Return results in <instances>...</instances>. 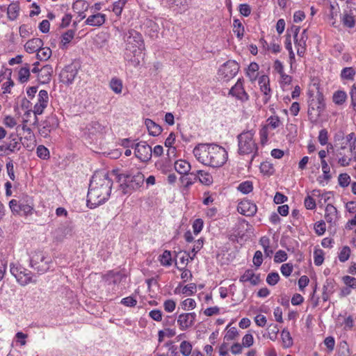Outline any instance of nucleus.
I'll return each instance as SVG.
<instances>
[{
    "label": "nucleus",
    "instance_id": "nucleus-29",
    "mask_svg": "<svg viewBox=\"0 0 356 356\" xmlns=\"http://www.w3.org/2000/svg\"><path fill=\"white\" fill-rule=\"evenodd\" d=\"M244 26L238 19H234L233 21V32L236 35V37L241 40L244 35Z\"/></svg>",
    "mask_w": 356,
    "mask_h": 356
},
{
    "label": "nucleus",
    "instance_id": "nucleus-37",
    "mask_svg": "<svg viewBox=\"0 0 356 356\" xmlns=\"http://www.w3.org/2000/svg\"><path fill=\"white\" fill-rule=\"evenodd\" d=\"M186 177H182L181 178V181L183 184H185L186 186H188L195 182L197 179V171L195 172H192L191 173H188Z\"/></svg>",
    "mask_w": 356,
    "mask_h": 356
},
{
    "label": "nucleus",
    "instance_id": "nucleus-6",
    "mask_svg": "<svg viewBox=\"0 0 356 356\" xmlns=\"http://www.w3.org/2000/svg\"><path fill=\"white\" fill-rule=\"evenodd\" d=\"M50 263L51 260L40 251L33 252L30 259L31 266L40 273L47 272L50 268Z\"/></svg>",
    "mask_w": 356,
    "mask_h": 356
},
{
    "label": "nucleus",
    "instance_id": "nucleus-12",
    "mask_svg": "<svg viewBox=\"0 0 356 356\" xmlns=\"http://www.w3.org/2000/svg\"><path fill=\"white\" fill-rule=\"evenodd\" d=\"M135 155L140 161L147 162L152 158V147L146 142L138 143L135 145Z\"/></svg>",
    "mask_w": 356,
    "mask_h": 356
},
{
    "label": "nucleus",
    "instance_id": "nucleus-46",
    "mask_svg": "<svg viewBox=\"0 0 356 356\" xmlns=\"http://www.w3.org/2000/svg\"><path fill=\"white\" fill-rule=\"evenodd\" d=\"M36 153L38 156L42 159H48L49 158V151L44 145H39L37 147Z\"/></svg>",
    "mask_w": 356,
    "mask_h": 356
},
{
    "label": "nucleus",
    "instance_id": "nucleus-52",
    "mask_svg": "<svg viewBox=\"0 0 356 356\" xmlns=\"http://www.w3.org/2000/svg\"><path fill=\"white\" fill-rule=\"evenodd\" d=\"M260 170L264 175H271L274 169L273 165L268 162H263L260 165Z\"/></svg>",
    "mask_w": 356,
    "mask_h": 356
},
{
    "label": "nucleus",
    "instance_id": "nucleus-45",
    "mask_svg": "<svg viewBox=\"0 0 356 356\" xmlns=\"http://www.w3.org/2000/svg\"><path fill=\"white\" fill-rule=\"evenodd\" d=\"M46 107L47 106L41 105V104H35V105L34 106V109H33V115H34V121L33 122V125H38V118L37 115H41L43 113V111Z\"/></svg>",
    "mask_w": 356,
    "mask_h": 356
},
{
    "label": "nucleus",
    "instance_id": "nucleus-35",
    "mask_svg": "<svg viewBox=\"0 0 356 356\" xmlns=\"http://www.w3.org/2000/svg\"><path fill=\"white\" fill-rule=\"evenodd\" d=\"M356 74L355 70L352 67H344L341 72V78L343 80H353Z\"/></svg>",
    "mask_w": 356,
    "mask_h": 356
},
{
    "label": "nucleus",
    "instance_id": "nucleus-40",
    "mask_svg": "<svg viewBox=\"0 0 356 356\" xmlns=\"http://www.w3.org/2000/svg\"><path fill=\"white\" fill-rule=\"evenodd\" d=\"M160 261L161 265L169 266L172 264L171 252L169 250H165L160 256Z\"/></svg>",
    "mask_w": 356,
    "mask_h": 356
},
{
    "label": "nucleus",
    "instance_id": "nucleus-21",
    "mask_svg": "<svg viewBox=\"0 0 356 356\" xmlns=\"http://www.w3.org/2000/svg\"><path fill=\"white\" fill-rule=\"evenodd\" d=\"M259 84L260 86L261 91L265 95V103L268 102L270 98V88L269 85V79L266 75H262L259 79Z\"/></svg>",
    "mask_w": 356,
    "mask_h": 356
},
{
    "label": "nucleus",
    "instance_id": "nucleus-43",
    "mask_svg": "<svg viewBox=\"0 0 356 356\" xmlns=\"http://www.w3.org/2000/svg\"><path fill=\"white\" fill-rule=\"evenodd\" d=\"M341 20L343 24L346 27L353 28L355 26V20L352 15L347 13L344 14Z\"/></svg>",
    "mask_w": 356,
    "mask_h": 356
},
{
    "label": "nucleus",
    "instance_id": "nucleus-63",
    "mask_svg": "<svg viewBox=\"0 0 356 356\" xmlns=\"http://www.w3.org/2000/svg\"><path fill=\"white\" fill-rule=\"evenodd\" d=\"M343 281L348 287L356 289V278L348 275L343 277Z\"/></svg>",
    "mask_w": 356,
    "mask_h": 356
},
{
    "label": "nucleus",
    "instance_id": "nucleus-62",
    "mask_svg": "<svg viewBox=\"0 0 356 356\" xmlns=\"http://www.w3.org/2000/svg\"><path fill=\"white\" fill-rule=\"evenodd\" d=\"M287 259V254L284 250H279L275 253L274 261L275 263H281Z\"/></svg>",
    "mask_w": 356,
    "mask_h": 356
},
{
    "label": "nucleus",
    "instance_id": "nucleus-41",
    "mask_svg": "<svg viewBox=\"0 0 356 356\" xmlns=\"http://www.w3.org/2000/svg\"><path fill=\"white\" fill-rule=\"evenodd\" d=\"M168 2L172 6H175L183 10H186L188 7L190 0H168Z\"/></svg>",
    "mask_w": 356,
    "mask_h": 356
},
{
    "label": "nucleus",
    "instance_id": "nucleus-4",
    "mask_svg": "<svg viewBox=\"0 0 356 356\" xmlns=\"http://www.w3.org/2000/svg\"><path fill=\"white\" fill-rule=\"evenodd\" d=\"M118 171L113 170V172L115 174L117 181L120 183V187L124 194L130 193L143 185L145 177L141 172H137L135 175L130 172L118 174Z\"/></svg>",
    "mask_w": 356,
    "mask_h": 356
},
{
    "label": "nucleus",
    "instance_id": "nucleus-9",
    "mask_svg": "<svg viewBox=\"0 0 356 356\" xmlns=\"http://www.w3.org/2000/svg\"><path fill=\"white\" fill-rule=\"evenodd\" d=\"M325 108L323 97L321 94L317 95L316 98H312L309 102L308 115L312 118L314 115L318 117Z\"/></svg>",
    "mask_w": 356,
    "mask_h": 356
},
{
    "label": "nucleus",
    "instance_id": "nucleus-25",
    "mask_svg": "<svg viewBox=\"0 0 356 356\" xmlns=\"http://www.w3.org/2000/svg\"><path fill=\"white\" fill-rule=\"evenodd\" d=\"M300 26L293 25L291 27V33H292L294 39V42L296 47H306V41L308 37H303L298 38V35L300 31Z\"/></svg>",
    "mask_w": 356,
    "mask_h": 356
},
{
    "label": "nucleus",
    "instance_id": "nucleus-39",
    "mask_svg": "<svg viewBox=\"0 0 356 356\" xmlns=\"http://www.w3.org/2000/svg\"><path fill=\"white\" fill-rule=\"evenodd\" d=\"M237 188L243 194H248L253 189L252 182L250 181H243L238 185Z\"/></svg>",
    "mask_w": 356,
    "mask_h": 356
},
{
    "label": "nucleus",
    "instance_id": "nucleus-18",
    "mask_svg": "<svg viewBox=\"0 0 356 356\" xmlns=\"http://www.w3.org/2000/svg\"><path fill=\"white\" fill-rule=\"evenodd\" d=\"M105 21L106 15L97 13L90 15L85 21V24L92 26H100L104 24Z\"/></svg>",
    "mask_w": 356,
    "mask_h": 356
},
{
    "label": "nucleus",
    "instance_id": "nucleus-53",
    "mask_svg": "<svg viewBox=\"0 0 356 356\" xmlns=\"http://www.w3.org/2000/svg\"><path fill=\"white\" fill-rule=\"evenodd\" d=\"M314 229H315V232L317 235H318V236L323 235L326 230L325 222L323 220L317 222L314 225Z\"/></svg>",
    "mask_w": 356,
    "mask_h": 356
},
{
    "label": "nucleus",
    "instance_id": "nucleus-49",
    "mask_svg": "<svg viewBox=\"0 0 356 356\" xmlns=\"http://www.w3.org/2000/svg\"><path fill=\"white\" fill-rule=\"evenodd\" d=\"M339 185L343 188L347 187L350 182V177L347 173H341L338 177Z\"/></svg>",
    "mask_w": 356,
    "mask_h": 356
},
{
    "label": "nucleus",
    "instance_id": "nucleus-15",
    "mask_svg": "<svg viewBox=\"0 0 356 356\" xmlns=\"http://www.w3.org/2000/svg\"><path fill=\"white\" fill-rule=\"evenodd\" d=\"M237 211L244 216H253L257 213V207L250 200H243L238 204Z\"/></svg>",
    "mask_w": 356,
    "mask_h": 356
},
{
    "label": "nucleus",
    "instance_id": "nucleus-56",
    "mask_svg": "<svg viewBox=\"0 0 356 356\" xmlns=\"http://www.w3.org/2000/svg\"><path fill=\"white\" fill-rule=\"evenodd\" d=\"M321 166L324 179L329 181L331 179V175L330 173V167L325 160L321 161Z\"/></svg>",
    "mask_w": 356,
    "mask_h": 356
},
{
    "label": "nucleus",
    "instance_id": "nucleus-19",
    "mask_svg": "<svg viewBox=\"0 0 356 356\" xmlns=\"http://www.w3.org/2000/svg\"><path fill=\"white\" fill-rule=\"evenodd\" d=\"M239 281L241 282H250L252 285H257L260 281L259 275H255L253 270L248 269L240 277Z\"/></svg>",
    "mask_w": 356,
    "mask_h": 356
},
{
    "label": "nucleus",
    "instance_id": "nucleus-54",
    "mask_svg": "<svg viewBox=\"0 0 356 356\" xmlns=\"http://www.w3.org/2000/svg\"><path fill=\"white\" fill-rule=\"evenodd\" d=\"M350 249L348 246H345L342 248L341 250L339 255V259L341 262H345L347 261L350 257Z\"/></svg>",
    "mask_w": 356,
    "mask_h": 356
},
{
    "label": "nucleus",
    "instance_id": "nucleus-44",
    "mask_svg": "<svg viewBox=\"0 0 356 356\" xmlns=\"http://www.w3.org/2000/svg\"><path fill=\"white\" fill-rule=\"evenodd\" d=\"M49 102V95L48 92L45 90H41L38 94V99L36 104L43 105L44 106H47V104Z\"/></svg>",
    "mask_w": 356,
    "mask_h": 356
},
{
    "label": "nucleus",
    "instance_id": "nucleus-1",
    "mask_svg": "<svg viewBox=\"0 0 356 356\" xmlns=\"http://www.w3.org/2000/svg\"><path fill=\"white\" fill-rule=\"evenodd\" d=\"M113 181L107 174H95L90 180L87 195V205L90 209L102 204L110 196Z\"/></svg>",
    "mask_w": 356,
    "mask_h": 356
},
{
    "label": "nucleus",
    "instance_id": "nucleus-28",
    "mask_svg": "<svg viewBox=\"0 0 356 356\" xmlns=\"http://www.w3.org/2000/svg\"><path fill=\"white\" fill-rule=\"evenodd\" d=\"M259 69V67L257 63L252 62L249 65L246 74L251 81H254L257 79Z\"/></svg>",
    "mask_w": 356,
    "mask_h": 356
},
{
    "label": "nucleus",
    "instance_id": "nucleus-33",
    "mask_svg": "<svg viewBox=\"0 0 356 356\" xmlns=\"http://www.w3.org/2000/svg\"><path fill=\"white\" fill-rule=\"evenodd\" d=\"M19 6L17 3H12L8 7L7 14L11 20L15 19L19 14Z\"/></svg>",
    "mask_w": 356,
    "mask_h": 356
},
{
    "label": "nucleus",
    "instance_id": "nucleus-20",
    "mask_svg": "<svg viewBox=\"0 0 356 356\" xmlns=\"http://www.w3.org/2000/svg\"><path fill=\"white\" fill-rule=\"evenodd\" d=\"M325 219L330 225H334L337 219V209L332 204H327L325 210Z\"/></svg>",
    "mask_w": 356,
    "mask_h": 356
},
{
    "label": "nucleus",
    "instance_id": "nucleus-61",
    "mask_svg": "<svg viewBox=\"0 0 356 356\" xmlns=\"http://www.w3.org/2000/svg\"><path fill=\"white\" fill-rule=\"evenodd\" d=\"M195 301L192 298H187L181 302L182 309L184 310L189 309H193L195 307Z\"/></svg>",
    "mask_w": 356,
    "mask_h": 356
},
{
    "label": "nucleus",
    "instance_id": "nucleus-51",
    "mask_svg": "<svg viewBox=\"0 0 356 356\" xmlns=\"http://www.w3.org/2000/svg\"><path fill=\"white\" fill-rule=\"evenodd\" d=\"M75 31L74 30H68L62 35L61 42L63 46H65L74 38Z\"/></svg>",
    "mask_w": 356,
    "mask_h": 356
},
{
    "label": "nucleus",
    "instance_id": "nucleus-14",
    "mask_svg": "<svg viewBox=\"0 0 356 356\" xmlns=\"http://www.w3.org/2000/svg\"><path fill=\"white\" fill-rule=\"evenodd\" d=\"M196 314L192 313H183L179 315L177 323L181 330L184 331L191 327L195 323Z\"/></svg>",
    "mask_w": 356,
    "mask_h": 356
},
{
    "label": "nucleus",
    "instance_id": "nucleus-3",
    "mask_svg": "<svg viewBox=\"0 0 356 356\" xmlns=\"http://www.w3.org/2000/svg\"><path fill=\"white\" fill-rule=\"evenodd\" d=\"M124 40L125 42L124 58L132 66L139 65L140 59L143 51L145 50V44L142 35L131 29L125 33Z\"/></svg>",
    "mask_w": 356,
    "mask_h": 356
},
{
    "label": "nucleus",
    "instance_id": "nucleus-30",
    "mask_svg": "<svg viewBox=\"0 0 356 356\" xmlns=\"http://www.w3.org/2000/svg\"><path fill=\"white\" fill-rule=\"evenodd\" d=\"M110 88L116 94H120L122 91V81L121 79L113 77L109 82Z\"/></svg>",
    "mask_w": 356,
    "mask_h": 356
},
{
    "label": "nucleus",
    "instance_id": "nucleus-47",
    "mask_svg": "<svg viewBox=\"0 0 356 356\" xmlns=\"http://www.w3.org/2000/svg\"><path fill=\"white\" fill-rule=\"evenodd\" d=\"M192 345L186 341H184L180 344V352L184 356H188L191 353Z\"/></svg>",
    "mask_w": 356,
    "mask_h": 356
},
{
    "label": "nucleus",
    "instance_id": "nucleus-38",
    "mask_svg": "<svg viewBox=\"0 0 356 356\" xmlns=\"http://www.w3.org/2000/svg\"><path fill=\"white\" fill-rule=\"evenodd\" d=\"M51 55V50L49 47L40 48L37 51V58L40 60H47Z\"/></svg>",
    "mask_w": 356,
    "mask_h": 356
},
{
    "label": "nucleus",
    "instance_id": "nucleus-27",
    "mask_svg": "<svg viewBox=\"0 0 356 356\" xmlns=\"http://www.w3.org/2000/svg\"><path fill=\"white\" fill-rule=\"evenodd\" d=\"M198 180L203 184L209 186L213 183V177L211 174L204 170H197Z\"/></svg>",
    "mask_w": 356,
    "mask_h": 356
},
{
    "label": "nucleus",
    "instance_id": "nucleus-57",
    "mask_svg": "<svg viewBox=\"0 0 356 356\" xmlns=\"http://www.w3.org/2000/svg\"><path fill=\"white\" fill-rule=\"evenodd\" d=\"M314 264L316 266H321L324 261L323 252L321 250H316L314 252Z\"/></svg>",
    "mask_w": 356,
    "mask_h": 356
},
{
    "label": "nucleus",
    "instance_id": "nucleus-58",
    "mask_svg": "<svg viewBox=\"0 0 356 356\" xmlns=\"http://www.w3.org/2000/svg\"><path fill=\"white\" fill-rule=\"evenodd\" d=\"M268 125L272 129L277 128L280 124V118L277 115H273L267 119Z\"/></svg>",
    "mask_w": 356,
    "mask_h": 356
},
{
    "label": "nucleus",
    "instance_id": "nucleus-50",
    "mask_svg": "<svg viewBox=\"0 0 356 356\" xmlns=\"http://www.w3.org/2000/svg\"><path fill=\"white\" fill-rule=\"evenodd\" d=\"M280 280V275L277 272H271L268 274L266 277V282L270 285H275Z\"/></svg>",
    "mask_w": 356,
    "mask_h": 356
},
{
    "label": "nucleus",
    "instance_id": "nucleus-60",
    "mask_svg": "<svg viewBox=\"0 0 356 356\" xmlns=\"http://www.w3.org/2000/svg\"><path fill=\"white\" fill-rule=\"evenodd\" d=\"M305 207L307 209L313 210L316 208V204L311 195H307L304 201Z\"/></svg>",
    "mask_w": 356,
    "mask_h": 356
},
{
    "label": "nucleus",
    "instance_id": "nucleus-26",
    "mask_svg": "<svg viewBox=\"0 0 356 356\" xmlns=\"http://www.w3.org/2000/svg\"><path fill=\"white\" fill-rule=\"evenodd\" d=\"M175 170L181 175H187L191 170V165L185 160H178L175 163Z\"/></svg>",
    "mask_w": 356,
    "mask_h": 356
},
{
    "label": "nucleus",
    "instance_id": "nucleus-36",
    "mask_svg": "<svg viewBox=\"0 0 356 356\" xmlns=\"http://www.w3.org/2000/svg\"><path fill=\"white\" fill-rule=\"evenodd\" d=\"M347 98L346 93L342 90H338L333 95V102L338 105L343 104Z\"/></svg>",
    "mask_w": 356,
    "mask_h": 356
},
{
    "label": "nucleus",
    "instance_id": "nucleus-5",
    "mask_svg": "<svg viewBox=\"0 0 356 356\" xmlns=\"http://www.w3.org/2000/svg\"><path fill=\"white\" fill-rule=\"evenodd\" d=\"M254 133L252 130L246 131H243L237 136L239 154H250L257 152V145L253 139Z\"/></svg>",
    "mask_w": 356,
    "mask_h": 356
},
{
    "label": "nucleus",
    "instance_id": "nucleus-22",
    "mask_svg": "<svg viewBox=\"0 0 356 356\" xmlns=\"http://www.w3.org/2000/svg\"><path fill=\"white\" fill-rule=\"evenodd\" d=\"M145 124L148 130L149 135L151 136H157L160 135L163 131L162 127L151 119H146L145 121Z\"/></svg>",
    "mask_w": 356,
    "mask_h": 356
},
{
    "label": "nucleus",
    "instance_id": "nucleus-55",
    "mask_svg": "<svg viewBox=\"0 0 356 356\" xmlns=\"http://www.w3.org/2000/svg\"><path fill=\"white\" fill-rule=\"evenodd\" d=\"M334 285L333 280H327L323 286V293H327L331 295L334 291Z\"/></svg>",
    "mask_w": 356,
    "mask_h": 356
},
{
    "label": "nucleus",
    "instance_id": "nucleus-48",
    "mask_svg": "<svg viewBox=\"0 0 356 356\" xmlns=\"http://www.w3.org/2000/svg\"><path fill=\"white\" fill-rule=\"evenodd\" d=\"M126 4V0H118L113 3V11L119 16L121 15L122 9Z\"/></svg>",
    "mask_w": 356,
    "mask_h": 356
},
{
    "label": "nucleus",
    "instance_id": "nucleus-24",
    "mask_svg": "<svg viewBox=\"0 0 356 356\" xmlns=\"http://www.w3.org/2000/svg\"><path fill=\"white\" fill-rule=\"evenodd\" d=\"M43 45V42L40 38H33L29 40L24 45V48L28 53H33L38 51Z\"/></svg>",
    "mask_w": 356,
    "mask_h": 356
},
{
    "label": "nucleus",
    "instance_id": "nucleus-64",
    "mask_svg": "<svg viewBox=\"0 0 356 356\" xmlns=\"http://www.w3.org/2000/svg\"><path fill=\"white\" fill-rule=\"evenodd\" d=\"M350 95L351 98V105L356 111V83H354L351 88Z\"/></svg>",
    "mask_w": 356,
    "mask_h": 356
},
{
    "label": "nucleus",
    "instance_id": "nucleus-16",
    "mask_svg": "<svg viewBox=\"0 0 356 356\" xmlns=\"http://www.w3.org/2000/svg\"><path fill=\"white\" fill-rule=\"evenodd\" d=\"M229 94L242 102L249 99V96L244 90L241 79H238L236 84L230 89Z\"/></svg>",
    "mask_w": 356,
    "mask_h": 356
},
{
    "label": "nucleus",
    "instance_id": "nucleus-10",
    "mask_svg": "<svg viewBox=\"0 0 356 356\" xmlns=\"http://www.w3.org/2000/svg\"><path fill=\"white\" fill-rule=\"evenodd\" d=\"M239 70L238 63L234 60H228L218 70V74L225 80L234 77Z\"/></svg>",
    "mask_w": 356,
    "mask_h": 356
},
{
    "label": "nucleus",
    "instance_id": "nucleus-8",
    "mask_svg": "<svg viewBox=\"0 0 356 356\" xmlns=\"http://www.w3.org/2000/svg\"><path fill=\"white\" fill-rule=\"evenodd\" d=\"M22 137L15 134H11L5 144L0 146V152H4L7 154L19 151L22 147Z\"/></svg>",
    "mask_w": 356,
    "mask_h": 356
},
{
    "label": "nucleus",
    "instance_id": "nucleus-32",
    "mask_svg": "<svg viewBox=\"0 0 356 356\" xmlns=\"http://www.w3.org/2000/svg\"><path fill=\"white\" fill-rule=\"evenodd\" d=\"M88 8L89 3L85 0H76L72 5V9L76 13L86 12Z\"/></svg>",
    "mask_w": 356,
    "mask_h": 356
},
{
    "label": "nucleus",
    "instance_id": "nucleus-2",
    "mask_svg": "<svg viewBox=\"0 0 356 356\" xmlns=\"http://www.w3.org/2000/svg\"><path fill=\"white\" fill-rule=\"evenodd\" d=\"M193 154L198 161L212 168L222 166L228 158L225 149L216 144H198L193 149Z\"/></svg>",
    "mask_w": 356,
    "mask_h": 356
},
{
    "label": "nucleus",
    "instance_id": "nucleus-17",
    "mask_svg": "<svg viewBox=\"0 0 356 356\" xmlns=\"http://www.w3.org/2000/svg\"><path fill=\"white\" fill-rule=\"evenodd\" d=\"M53 73V68L51 65L43 66L38 74V79L40 83L46 84L50 82Z\"/></svg>",
    "mask_w": 356,
    "mask_h": 356
},
{
    "label": "nucleus",
    "instance_id": "nucleus-23",
    "mask_svg": "<svg viewBox=\"0 0 356 356\" xmlns=\"http://www.w3.org/2000/svg\"><path fill=\"white\" fill-rule=\"evenodd\" d=\"M11 70L8 68L5 69V71L3 72H0V82L1 81L2 76H8V81L3 83L2 85V90L3 93H10V88H12L14 86V82L11 79Z\"/></svg>",
    "mask_w": 356,
    "mask_h": 356
},
{
    "label": "nucleus",
    "instance_id": "nucleus-31",
    "mask_svg": "<svg viewBox=\"0 0 356 356\" xmlns=\"http://www.w3.org/2000/svg\"><path fill=\"white\" fill-rule=\"evenodd\" d=\"M70 232L71 229L69 227H58L54 232V238L58 241H62Z\"/></svg>",
    "mask_w": 356,
    "mask_h": 356
},
{
    "label": "nucleus",
    "instance_id": "nucleus-7",
    "mask_svg": "<svg viewBox=\"0 0 356 356\" xmlns=\"http://www.w3.org/2000/svg\"><path fill=\"white\" fill-rule=\"evenodd\" d=\"M10 270L21 285L25 286L32 282V273L27 269L11 264Z\"/></svg>",
    "mask_w": 356,
    "mask_h": 356
},
{
    "label": "nucleus",
    "instance_id": "nucleus-11",
    "mask_svg": "<svg viewBox=\"0 0 356 356\" xmlns=\"http://www.w3.org/2000/svg\"><path fill=\"white\" fill-rule=\"evenodd\" d=\"M39 128L38 131L39 134L44 138H47L49 136V134L51 129H54L58 126V120L55 115H50L47 118V119L41 122V124H38Z\"/></svg>",
    "mask_w": 356,
    "mask_h": 356
},
{
    "label": "nucleus",
    "instance_id": "nucleus-13",
    "mask_svg": "<svg viewBox=\"0 0 356 356\" xmlns=\"http://www.w3.org/2000/svg\"><path fill=\"white\" fill-rule=\"evenodd\" d=\"M78 73V69L74 64H70L63 68L60 73V81L66 84H71Z\"/></svg>",
    "mask_w": 356,
    "mask_h": 356
},
{
    "label": "nucleus",
    "instance_id": "nucleus-42",
    "mask_svg": "<svg viewBox=\"0 0 356 356\" xmlns=\"http://www.w3.org/2000/svg\"><path fill=\"white\" fill-rule=\"evenodd\" d=\"M282 339L284 347L289 348L293 345V340L289 331L286 330H282Z\"/></svg>",
    "mask_w": 356,
    "mask_h": 356
},
{
    "label": "nucleus",
    "instance_id": "nucleus-34",
    "mask_svg": "<svg viewBox=\"0 0 356 356\" xmlns=\"http://www.w3.org/2000/svg\"><path fill=\"white\" fill-rule=\"evenodd\" d=\"M30 76V66L26 63L19 71V81L21 83H25L29 80Z\"/></svg>",
    "mask_w": 356,
    "mask_h": 356
},
{
    "label": "nucleus",
    "instance_id": "nucleus-59",
    "mask_svg": "<svg viewBox=\"0 0 356 356\" xmlns=\"http://www.w3.org/2000/svg\"><path fill=\"white\" fill-rule=\"evenodd\" d=\"M197 286L195 283H191L186 285L182 289V293L186 296H191L196 291Z\"/></svg>",
    "mask_w": 356,
    "mask_h": 356
}]
</instances>
